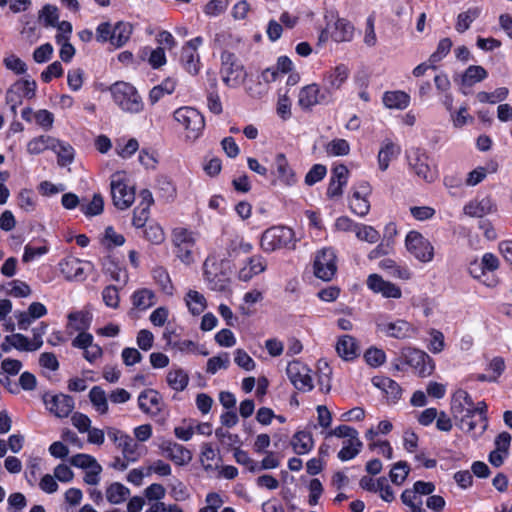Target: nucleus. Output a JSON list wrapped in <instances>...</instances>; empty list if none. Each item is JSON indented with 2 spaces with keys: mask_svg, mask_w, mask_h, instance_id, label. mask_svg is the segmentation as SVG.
Segmentation results:
<instances>
[{
  "mask_svg": "<svg viewBox=\"0 0 512 512\" xmlns=\"http://www.w3.org/2000/svg\"><path fill=\"white\" fill-rule=\"evenodd\" d=\"M181 61L184 65V68L190 74H197L199 72V56L195 55L194 52L183 48L181 54Z\"/></svg>",
  "mask_w": 512,
  "mask_h": 512,
  "instance_id": "48",
  "label": "nucleus"
},
{
  "mask_svg": "<svg viewBox=\"0 0 512 512\" xmlns=\"http://www.w3.org/2000/svg\"><path fill=\"white\" fill-rule=\"evenodd\" d=\"M12 86L15 90L28 99L36 96L37 83L33 79H19Z\"/></svg>",
  "mask_w": 512,
  "mask_h": 512,
  "instance_id": "41",
  "label": "nucleus"
},
{
  "mask_svg": "<svg viewBox=\"0 0 512 512\" xmlns=\"http://www.w3.org/2000/svg\"><path fill=\"white\" fill-rule=\"evenodd\" d=\"M119 447L122 448V453L128 461H135L136 458H131L134 455L137 448V443L129 435H120Z\"/></svg>",
  "mask_w": 512,
  "mask_h": 512,
  "instance_id": "53",
  "label": "nucleus"
},
{
  "mask_svg": "<svg viewBox=\"0 0 512 512\" xmlns=\"http://www.w3.org/2000/svg\"><path fill=\"white\" fill-rule=\"evenodd\" d=\"M367 286L373 292L381 293L385 298L398 299L402 295L401 289L398 286L389 281H385L378 274H371L368 276Z\"/></svg>",
  "mask_w": 512,
  "mask_h": 512,
  "instance_id": "13",
  "label": "nucleus"
},
{
  "mask_svg": "<svg viewBox=\"0 0 512 512\" xmlns=\"http://www.w3.org/2000/svg\"><path fill=\"white\" fill-rule=\"evenodd\" d=\"M89 399L101 414L108 412V402L105 391L100 386H94L89 392Z\"/></svg>",
  "mask_w": 512,
  "mask_h": 512,
  "instance_id": "37",
  "label": "nucleus"
},
{
  "mask_svg": "<svg viewBox=\"0 0 512 512\" xmlns=\"http://www.w3.org/2000/svg\"><path fill=\"white\" fill-rule=\"evenodd\" d=\"M234 458L238 464L246 466L250 472L255 473L259 471L257 462L249 457L248 452L236 448L234 450Z\"/></svg>",
  "mask_w": 512,
  "mask_h": 512,
  "instance_id": "59",
  "label": "nucleus"
},
{
  "mask_svg": "<svg viewBox=\"0 0 512 512\" xmlns=\"http://www.w3.org/2000/svg\"><path fill=\"white\" fill-rule=\"evenodd\" d=\"M372 383L377 388L383 390L393 401H396L401 397L402 388L396 381L388 377L375 376L372 378Z\"/></svg>",
  "mask_w": 512,
  "mask_h": 512,
  "instance_id": "23",
  "label": "nucleus"
},
{
  "mask_svg": "<svg viewBox=\"0 0 512 512\" xmlns=\"http://www.w3.org/2000/svg\"><path fill=\"white\" fill-rule=\"evenodd\" d=\"M154 280L161 286L162 290L172 294L173 286L168 272L163 267H156L152 271Z\"/></svg>",
  "mask_w": 512,
  "mask_h": 512,
  "instance_id": "50",
  "label": "nucleus"
},
{
  "mask_svg": "<svg viewBox=\"0 0 512 512\" xmlns=\"http://www.w3.org/2000/svg\"><path fill=\"white\" fill-rule=\"evenodd\" d=\"M452 45V40L448 37L439 41L436 51L429 57L432 69H436L435 63L441 61L449 53Z\"/></svg>",
  "mask_w": 512,
  "mask_h": 512,
  "instance_id": "43",
  "label": "nucleus"
},
{
  "mask_svg": "<svg viewBox=\"0 0 512 512\" xmlns=\"http://www.w3.org/2000/svg\"><path fill=\"white\" fill-rule=\"evenodd\" d=\"M377 329L389 337L404 339L409 336L412 326L407 321L399 319L395 322H377Z\"/></svg>",
  "mask_w": 512,
  "mask_h": 512,
  "instance_id": "17",
  "label": "nucleus"
},
{
  "mask_svg": "<svg viewBox=\"0 0 512 512\" xmlns=\"http://www.w3.org/2000/svg\"><path fill=\"white\" fill-rule=\"evenodd\" d=\"M3 64L8 70L13 71L17 75L25 74L27 71L26 63L15 55L5 57Z\"/></svg>",
  "mask_w": 512,
  "mask_h": 512,
  "instance_id": "57",
  "label": "nucleus"
},
{
  "mask_svg": "<svg viewBox=\"0 0 512 512\" xmlns=\"http://www.w3.org/2000/svg\"><path fill=\"white\" fill-rule=\"evenodd\" d=\"M160 449L165 453L166 457L176 465L184 466L192 460V453L190 450L176 442H163L160 445Z\"/></svg>",
  "mask_w": 512,
  "mask_h": 512,
  "instance_id": "15",
  "label": "nucleus"
},
{
  "mask_svg": "<svg viewBox=\"0 0 512 512\" xmlns=\"http://www.w3.org/2000/svg\"><path fill=\"white\" fill-rule=\"evenodd\" d=\"M157 188L166 201H171L176 196V189L171 180L166 176H159L157 178Z\"/></svg>",
  "mask_w": 512,
  "mask_h": 512,
  "instance_id": "51",
  "label": "nucleus"
},
{
  "mask_svg": "<svg viewBox=\"0 0 512 512\" xmlns=\"http://www.w3.org/2000/svg\"><path fill=\"white\" fill-rule=\"evenodd\" d=\"M210 258H207L204 262V277L209 282L212 290L225 291L229 285V277L223 271L220 273L216 272V269L212 271L209 268Z\"/></svg>",
  "mask_w": 512,
  "mask_h": 512,
  "instance_id": "20",
  "label": "nucleus"
},
{
  "mask_svg": "<svg viewBox=\"0 0 512 512\" xmlns=\"http://www.w3.org/2000/svg\"><path fill=\"white\" fill-rule=\"evenodd\" d=\"M103 241L107 249H112L116 246H122L125 243V238L122 234H117L112 226H108L105 229Z\"/></svg>",
  "mask_w": 512,
  "mask_h": 512,
  "instance_id": "56",
  "label": "nucleus"
},
{
  "mask_svg": "<svg viewBox=\"0 0 512 512\" xmlns=\"http://www.w3.org/2000/svg\"><path fill=\"white\" fill-rule=\"evenodd\" d=\"M223 82L227 86H238L245 81L247 76L244 66L239 62L238 57L230 52L223 51L221 53Z\"/></svg>",
  "mask_w": 512,
  "mask_h": 512,
  "instance_id": "3",
  "label": "nucleus"
},
{
  "mask_svg": "<svg viewBox=\"0 0 512 512\" xmlns=\"http://www.w3.org/2000/svg\"><path fill=\"white\" fill-rule=\"evenodd\" d=\"M48 397V393L44 394L43 402L47 409L58 418L68 417L73 411L75 403L72 396L60 393L50 396V399Z\"/></svg>",
  "mask_w": 512,
  "mask_h": 512,
  "instance_id": "11",
  "label": "nucleus"
},
{
  "mask_svg": "<svg viewBox=\"0 0 512 512\" xmlns=\"http://www.w3.org/2000/svg\"><path fill=\"white\" fill-rule=\"evenodd\" d=\"M294 231L286 226H273L266 229L261 237L260 245L265 252H273L281 248L294 249Z\"/></svg>",
  "mask_w": 512,
  "mask_h": 512,
  "instance_id": "2",
  "label": "nucleus"
},
{
  "mask_svg": "<svg viewBox=\"0 0 512 512\" xmlns=\"http://www.w3.org/2000/svg\"><path fill=\"white\" fill-rule=\"evenodd\" d=\"M463 211L470 217L482 218L486 214L497 211V205L490 196L483 197L481 200L468 202Z\"/></svg>",
  "mask_w": 512,
  "mask_h": 512,
  "instance_id": "16",
  "label": "nucleus"
},
{
  "mask_svg": "<svg viewBox=\"0 0 512 512\" xmlns=\"http://www.w3.org/2000/svg\"><path fill=\"white\" fill-rule=\"evenodd\" d=\"M400 153V148L391 141L383 143L378 153V165L381 171L389 167L390 160Z\"/></svg>",
  "mask_w": 512,
  "mask_h": 512,
  "instance_id": "27",
  "label": "nucleus"
},
{
  "mask_svg": "<svg viewBox=\"0 0 512 512\" xmlns=\"http://www.w3.org/2000/svg\"><path fill=\"white\" fill-rule=\"evenodd\" d=\"M356 237L361 241H366L368 243H376L379 238V232L372 226L359 224L355 230Z\"/></svg>",
  "mask_w": 512,
  "mask_h": 512,
  "instance_id": "46",
  "label": "nucleus"
},
{
  "mask_svg": "<svg viewBox=\"0 0 512 512\" xmlns=\"http://www.w3.org/2000/svg\"><path fill=\"white\" fill-rule=\"evenodd\" d=\"M130 495V490L120 482L112 483L106 490L107 501L111 504H120Z\"/></svg>",
  "mask_w": 512,
  "mask_h": 512,
  "instance_id": "30",
  "label": "nucleus"
},
{
  "mask_svg": "<svg viewBox=\"0 0 512 512\" xmlns=\"http://www.w3.org/2000/svg\"><path fill=\"white\" fill-rule=\"evenodd\" d=\"M327 152L334 156H345L350 152V145L345 139H334L328 144Z\"/></svg>",
  "mask_w": 512,
  "mask_h": 512,
  "instance_id": "58",
  "label": "nucleus"
},
{
  "mask_svg": "<svg viewBox=\"0 0 512 512\" xmlns=\"http://www.w3.org/2000/svg\"><path fill=\"white\" fill-rule=\"evenodd\" d=\"M487 76L488 73L482 66L470 65L461 76V92L464 95H467L469 93V91H467L468 88H471L474 84L483 81Z\"/></svg>",
  "mask_w": 512,
  "mask_h": 512,
  "instance_id": "18",
  "label": "nucleus"
},
{
  "mask_svg": "<svg viewBox=\"0 0 512 512\" xmlns=\"http://www.w3.org/2000/svg\"><path fill=\"white\" fill-rule=\"evenodd\" d=\"M349 76V69L344 64L335 67L323 79V92L328 94L330 103L333 101V94L337 91Z\"/></svg>",
  "mask_w": 512,
  "mask_h": 512,
  "instance_id": "12",
  "label": "nucleus"
},
{
  "mask_svg": "<svg viewBox=\"0 0 512 512\" xmlns=\"http://www.w3.org/2000/svg\"><path fill=\"white\" fill-rule=\"evenodd\" d=\"M318 370L320 372L318 376V385L320 390L324 393H328L331 390L330 376L332 374L331 368L328 363L323 360L318 361Z\"/></svg>",
  "mask_w": 512,
  "mask_h": 512,
  "instance_id": "44",
  "label": "nucleus"
},
{
  "mask_svg": "<svg viewBox=\"0 0 512 512\" xmlns=\"http://www.w3.org/2000/svg\"><path fill=\"white\" fill-rule=\"evenodd\" d=\"M68 320L71 323L76 322V324L73 325L76 331H86L91 326L93 315L89 311H76L69 313Z\"/></svg>",
  "mask_w": 512,
  "mask_h": 512,
  "instance_id": "34",
  "label": "nucleus"
},
{
  "mask_svg": "<svg viewBox=\"0 0 512 512\" xmlns=\"http://www.w3.org/2000/svg\"><path fill=\"white\" fill-rule=\"evenodd\" d=\"M143 233L146 240L156 245L162 243L165 238L163 229L157 224L146 226Z\"/></svg>",
  "mask_w": 512,
  "mask_h": 512,
  "instance_id": "54",
  "label": "nucleus"
},
{
  "mask_svg": "<svg viewBox=\"0 0 512 512\" xmlns=\"http://www.w3.org/2000/svg\"><path fill=\"white\" fill-rule=\"evenodd\" d=\"M54 139L55 138L47 135H41L39 137L33 138L27 145V151L30 154L37 155L47 149L52 150L55 148V145L53 144Z\"/></svg>",
  "mask_w": 512,
  "mask_h": 512,
  "instance_id": "33",
  "label": "nucleus"
},
{
  "mask_svg": "<svg viewBox=\"0 0 512 512\" xmlns=\"http://www.w3.org/2000/svg\"><path fill=\"white\" fill-rule=\"evenodd\" d=\"M327 173L326 166L322 164H314L305 176V184L312 186L321 181Z\"/></svg>",
  "mask_w": 512,
  "mask_h": 512,
  "instance_id": "55",
  "label": "nucleus"
},
{
  "mask_svg": "<svg viewBox=\"0 0 512 512\" xmlns=\"http://www.w3.org/2000/svg\"><path fill=\"white\" fill-rule=\"evenodd\" d=\"M404 363L413 367L420 377H427L434 371L433 359L424 351L416 348H404L401 352Z\"/></svg>",
  "mask_w": 512,
  "mask_h": 512,
  "instance_id": "6",
  "label": "nucleus"
},
{
  "mask_svg": "<svg viewBox=\"0 0 512 512\" xmlns=\"http://www.w3.org/2000/svg\"><path fill=\"white\" fill-rule=\"evenodd\" d=\"M39 20L43 21L45 27H55L58 20V8L51 4H46L39 12Z\"/></svg>",
  "mask_w": 512,
  "mask_h": 512,
  "instance_id": "40",
  "label": "nucleus"
},
{
  "mask_svg": "<svg viewBox=\"0 0 512 512\" xmlns=\"http://www.w3.org/2000/svg\"><path fill=\"white\" fill-rule=\"evenodd\" d=\"M55 39L56 43L61 45L59 52L61 60L65 63H69L75 55V48L69 43L68 36L57 34Z\"/></svg>",
  "mask_w": 512,
  "mask_h": 512,
  "instance_id": "45",
  "label": "nucleus"
},
{
  "mask_svg": "<svg viewBox=\"0 0 512 512\" xmlns=\"http://www.w3.org/2000/svg\"><path fill=\"white\" fill-rule=\"evenodd\" d=\"M234 362L242 369L251 371L255 368V361L243 349H236Z\"/></svg>",
  "mask_w": 512,
  "mask_h": 512,
  "instance_id": "60",
  "label": "nucleus"
},
{
  "mask_svg": "<svg viewBox=\"0 0 512 512\" xmlns=\"http://www.w3.org/2000/svg\"><path fill=\"white\" fill-rule=\"evenodd\" d=\"M410 467L406 461H398L395 463L389 473L390 480L395 485H402L407 479Z\"/></svg>",
  "mask_w": 512,
  "mask_h": 512,
  "instance_id": "38",
  "label": "nucleus"
},
{
  "mask_svg": "<svg viewBox=\"0 0 512 512\" xmlns=\"http://www.w3.org/2000/svg\"><path fill=\"white\" fill-rule=\"evenodd\" d=\"M313 437L310 432L298 431L293 435L291 445L298 455L308 453L313 448Z\"/></svg>",
  "mask_w": 512,
  "mask_h": 512,
  "instance_id": "25",
  "label": "nucleus"
},
{
  "mask_svg": "<svg viewBox=\"0 0 512 512\" xmlns=\"http://www.w3.org/2000/svg\"><path fill=\"white\" fill-rule=\"evenodd\" d=\"M480 13L481 9L479 7H472L460 13L457 17L456 30L459 33H464L470 28L471 23L479 17Z\"/></svg>",
  "mask_w": 512,
  "mask_h": 512,
  "instance_id": "35",
  "label": "nucleus"
},
{
  "mask_svg": "<svg viewBox=\"0 0 512 512\" xmlns=\"http://www.w3.org/2000/svg\"><path fill=\"white\" fill-rule=\"evenodd\" d=\"M79 259H72L61 264V271L66 274L68 280H83L84 269L80 266Z\"/></svg>",
  "mask_w": 512,
  "mask_h": 512,
  "instance_id": "39",
  "label": "nucleus"
},
{
  "mask_svg": "<svg viewBox=\"0 0 512 512\" xmlns=\"http://www.w3.org/2000/svg\"><path fill=\"white\" fill-rule=\"evenodd\" d=\"M133 27L128 22H117L113 27L112 45L116 47L124 46L130 39Z\"/></svg>",
  "mask_w": 512,
  "mask_h": 512,
  "instance_id": "26",
  "label": "nucleus"
},
{
  "mask_svg": "<svg viewBox=\"0 0 512 512\" xmlns=\"http://www.w3.org/2000/svg\"><path fill=\"white\" fill-rule=\"evenodd\" d=\"M427 159L426 153L419 148L413 151L412 155L408 156L409 165L415 174L427 182H432L434 180V173L431 171Z\"/></svg>",
  "mask_w": 512,
  "mask_h": 512,
  "instance_id": "14",
  "label": "nucleus"
},
{
  "mask_svg": "<svg viewBox=\"0 0 512 512\" xmlns=\"http://www.w3.org/2000/svg\"><path fill=\"white\" fill-rule=\"evenodd\" d=\"M338 355L345 361H352L359 355V347L356 339L351 335H343L336 343Z\"/></svg>",
  "mask_w": 512,
  "mask_h": 512,
  "instance_id": "19",
  "label": "nucleus"
},
{
  "mask_svg": "<svg viewBox=\"0 0 512 512\" xmlns=\"http://www.w3.org/2000/svg\"><path fill=\"white\" fill-rule=\"evenodd\" d=\"M336 259L333 248L325 247L319 250L313 263L314 275L323 281H330L337 271Z\"/></svg>",
  "mask_w": 512,
  "mask_h": 512,
  "instance_id": "5",
  "label": "nucleus"
},
{
  "mask_svg": "<svg viewBox=\"0 0 512 512\" xmlns=\"http://www.w3.org/2000/svg\"><path fill=\"white\" fill-rule=\"evenodd\" d=\"M118 174L113 176L111 180V195L113 204L120 210L129 208L135 200V189L129 187L122 179H115Z\"/></svg>",
  "mask_w": 512,
  "mask_h": 512,
  "instance_id": "9",
  "label": "nucleus"
},
{
  "mask_svg": "<svg viewBox=\"0 0 512 512\" xmlns=\"http://www.w3.org/2000/svg\"><path fill=\"white\" fill-rule=\"evenodd\" d=\"M102 298L108 307L117 308L119 306V293L117 287L114 285L106 286L103 289Z\"/></svg>",
  "mask_w": 512,
  "mask_h": 512,
  "instance_id": "61",
  "label": "nucleus"
},
{
  "mask_svg": "<svg viewBox=\"0 0 512 512\" xmlns=\"http://www.w3.org/2000/svg\"><path fill=\"white\" fill-rule=\"evenodd\" d=\"M187 307L193 315H200L206 308L205 297L195 290H189L185 298Z\"/></svg>",
  "mask_w": 512,
  "mask_h": 512,
  "instance_id": "31",
  "label": "nucleus"
},
{
  "mask_svg": "<svg viewBox=\"0 0 512 512\" xmlns=\"http://www.w3.org/2000/svg\"><path fill=\"white\" fill-rule=\"evenodd\" d=\"M331 38L335 42L350 41L353 37L354 27L353 25L344 18H337L331 26Z\"/></svg>",
  "mask_w": 512,
  "mask_h": 512,
  "instance_id": "21",
  "label": "nucleus"
},
{
  "mask_svg": "<svg viewBox=\"0 0 512 512\" xmlns=\"http://www.w3.org/2000/svg\"><path fill=\"white\" fill-rule=\"evenodd\" d=\"M110 92L115 104L123 111L138 113L143 109L141 96L132 84L123 81L116 82L111 85Z\"/></svg>",
  "mask_w": 512,
  "mask_h": 512,
  "instance_id": "1",
  "label": "nucleus"
},
{
  "mask_svg": "<svg viewBox=\"0 0 512 512\" xmlns=\"http://www.w3.org/2000/svg\"><path fill=\"white\" fill-rule=\"evenodd\" d=\"M81 211L88 217L99 215L104 209V200L101 194L95 193L90 203L81 204Z\"/></svg>",
  "mask_w": 512,
  "mask_h": 512,
  "instance_id": "42",
  "label": "nucleus"
},
{
  "mask_svg": "<svg viewBox=\"0 0 512 512\" xmlns=\"http://www.w3.org/2000/svg\"><path fill=\"white\" fill-rule=\"evenodd\" d=\"M146 400L151 406L156 407L157 412L160 411L159 404L161 401V395L154 389H146L142 391L138 396V406L144 413H149L150 408L148 407Z\"/></svg>",
  "mask_w": 512,
  "mask_h": 512,
  "instance_id": "29",
  "label": "nucleus"
},
{
  "mask_svg": "<svg viewBox=\"0 0 512 512\" xmlns=\"http://www.w3.org/2000/svg\"><path fill=\"white\" fill-rule=\"evenodd\" d=\"M154 293L146 288L137 290L132 295V302L134 307L145 310L154 305Z\"/></svg>",
  "mask_w": 512,
  "mask_h": 512,
  "instance_id": "36",
  "label": "nucleus"
},
{
  "mask_svg": "<svg viewBox=\"0 0 512 512\" xmlns=\"http://www.w3.org/2000/svg\"><path fill=\"white\" fill-rule=\"evenodd\" d=\"M63 72L62 64L59 61H55L47 66V68L41 73V80L44 83H49L53 77H61Z\"/></svg>",
  "mask_w": 512,
  "mask_h": 512,
  "instance_id": "63",
  "label": "nucleus"
},
{
  "mask_svg": "<svg viewBox=\"0 0 512 512\" xmlns=\"http://www.w3.org/2000/svg\"><path fill=\"white\" fill-rule=\"evenodd\" d=\"M228 0H210L204 7V12L209 16H217L226 11Z\"/></svg>",
  "mask_w": 512,
  "mask_h": 512,
  "instance_id": "62",
  "label": "nucleus"
},
{
  "mask_svg": "<svg viewBox=\"0 0 512 512\" xmlns=\"http://www.w3.org/2000/svg\"><path fill=\"white\" fill-rule=\"evenodd\" d=\"M275 162L279 179L287 185L294 184L296 182L295 174L290 168L286 156L283 153L277 154Z\"/></svg>",
  "mask_w": 512,
  "mask_h": 512,
  "instance_id": "28",
  "label": "nucleus"
},
{
  "mask_svg": "<svg viewBox=\"0 0 512 512\" xmlns=\"http://www.w3.org/2000/svg\"><path fill=\"white\" fill-rule=\"evenodd\" d=\"M167 383L175 391H183L189 383L188 374L181 368L170 371L167 374Z\"/></svg>",
  "mask_w": 512,
  "mask_h": 512,
  "instance_id": "32",
  "label": "nucleus"
},
{
  "mask_svg": "<svg viewBox=\"0 0 512 512\" xmlns=\"http://www.w3.org/2000/svg\"><path fill=\"white\" fill-rule=\"evenodd\" d=\"M230 365L229 354L223 352L218 356H214L207 361L206 371L209 374H215L218 369H227Z\"/></svg>",
  "mask_w": 512,
  "mask_h": 512,
  "instance_id": "47",
  "label": "nucleus"
},
{
  "mask_svg": "<svg viewBox=\"0 0 512 512\" xmlns=\"http://www.w3.org/2000/svg\"><path fill=\"white\" fill-rule=\"evenodd\" d=\"M383 103L389 109L403 110L410 103V96L404 91H387L383 95Z\"/></svg>",
  "mask_w": 512,
  "mask_h": 512,
  "instance_id": "22",
  "label": "nucleus"
},
{
  "mask_svg": "<svg viewBox=\"0 0 512 512\" xmlns=\"http://www.w3.org/2000/svg\"><path fill=\"white\" fill-rule=\"evenodd\" d=\"M69 462L72 466L82 469H91L99 464L93 456L83 453L72 456Z\"/></svg>",
  "mask_w": 512,
  "mask_h": 512,
  "instance_id": "52",
  "label": "nucleus"
},
{
  "mask_svg": "<svg viewBox=\"0 0 512 512\" xmlns=\"http://www.w3.org/2000/svg\"><path fill=\"white\" fill-rule=\"evenodd\" d=\"M18 205L26 212L33 211L35 208L33 191L30 189H22L18 194Z\"/></svg>",
  "mask_w": 512,
  "mask_h": 512,
  "instance_id": "64",
  "label": "nucleus"
},
{
  "mask_svg": "<svg viewBox=\"0 0 512 512\" xmlns=\"http://www.w3.org/2000/svg\"><path fill=\"white\" fill-rule=\"evenodd\" d=\"M364 359L369 366L376 368L385 362L386 355L382 349L370 347L365 351Z\"/></svg>",
  "mask_w": 512,
  "mask_h": 512,
  "instance_id": "49",
  "label": "nucleus"
},
{
  "mask_svg": "<svg viewBox=\"0 0 512 512\" xmlns=\"http://www.w3.org/2000/svg\"><path fill=\"white\" fill-rule=\"evenodd\" d=\"M174 118L188 131V138L197 139L204 127V116L193 107H180L174 112Z\"/></svg>",
  "mask_w": 512,
  "mask_h": 512,
  "instance_id": "4",
  "label": "nucleus"
},
{
  "mask_svg": "<svg viewBox=\"0 0 512 512\" xmlns=\"http://www.w3.org/2000/svg\"><path fill=\"white\" fill-rule=\"evenodd\" d=\"M310 372L308 366L299 360L289 362L286 369L289 380L299 391H311L314 388Z\"/></svg>",
  "mask_w": 512,
  "mask_h": 512,
  "instance_id": "8",
  "label": "nucleus"
},
{
  "mask_svg": "<svg viewBox=\"0 0 512 512\" xmlns=\"http://www.w3.org/2000/svg\"><path fill=\"white\" fill-rule=\"evenodd\" d=\"M407 250L421 262H430L434 256V247L428 239L417 231H410L405 239Z\"/></svg>",
  "mask_w": 512,
  "mask_h": 512,
  "instance_id": "7",
  "label": "nucleus"
},
{
  "mask_svg": "<svg viewBox=\"0 0 512 512\" xmlns=\"http://www.w3.org/2000/svg\"><path fill=\"white\" fill-rule=\"evenodd\" d=\"M328 94L318 84H310L303 87L298 95V104L304 110H310L313 106L329 104Z\"/></svg>",
  "mask_w": 512,
  "mask_h": 512,
  "instance_id": "10",
  "label": "nucleus"
},
{
  "mask_svg": "<svg viewBox=\"0 0 512 512\" xmlns=\"http://www.w3.org/2000/svg\"><path fill=\"white\" fill-rule=\"evenodd\" d=\"M55 148L53 152L57 154V163L59 166H67L74 161L75 151L74 148L67 142L59 139H54Z\"/></svg>",
  "mask_w": 512,
  "mask_h": 512,
  "instance_id": "24",
  "label": "nucleus"
}]
</instances>
